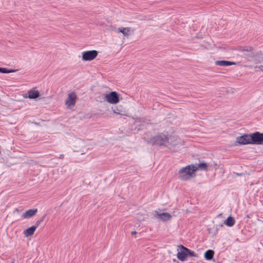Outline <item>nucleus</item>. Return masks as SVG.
<instances>
[{"label":"nucleus","mask_w":263,"mask_h":263,"mask_svg":"<svg viewBox=\"0 0 263 263\" xmlns=\"http://www.w3.org/2000/svg\"><path fill=\"white\" fill-rule=\"evenodd\" d=\"M194 168H196V172L197 170L206 171L208 169V165L205 163H201L197 165H194Z\"/></svg>","instance_id":"nucleus-14"},{"label":"nucleus","mask_w":263,"mask_h":263,"mask_svg":"<svg viewBox=\"0 0 263 263\" xmlns=\"http://www.w3.org/2000/svg\"><path fill=\"white\" fill-rule=\"evenodd\" d=\"M37 212V209H29L24 213L22 217L24 218H30L34 216Z\"/></svg>","instance_id":"nucleus-10"},{"label":"nucleus","mask_w":263,"mask_h":263,"mask_svg":"<svg viewBox=\"0 0 263 263\" xmlns=\"http://www.w3.org/2000/svg\"><path fill=\"white\" fill-rule=\"evenodd\" d=\"M196 168H194V164L188 165L181 168L178 172L179 179L186 181L195 178L196 176Z\"/></svg>","instance_id":"nucleus-1"},{"label":"nucleus","mask_w":263,"mask_h":263,"mask_svg":"<svg viewBox=\"0 0 263 263\" xmlns=\"http://www.w3.org/2000/svg\"><path fill=\"white\" fill-rule=\"evenodd\" d=\"M77 96L75 92H72L68 94V97L66 99L65 103L68 107L74 106L76 104Z\"/></svg>","instance_id":"nucleus-6"},{"label":"nucleus","mask_w":263,"mask_h":263,"mask_svg":"<svg viewBox=\"0 0 263 263\" xmlns=\"http://www.w3.org/2000/svg\"><path fill=\"white\" fill-rule=\"evenodd\" d=\"M64 155L63 154H61V155H60L59 158V159H63L64 158Z\"/></svg>","instance_id":"nucleus-21"},{"label":"nucleus","mask_w":263,"mask_h":263,"mask_svg":"<svg viewBox=\"0 0 263 263\" xmlns=\"http://www.w3.org/2000/svg\"><path fill=\"white\" fill-rule=\"evenodd\" d=\"M119 32L122 33L125 36L128 37L131 33L130 27H121L118 28Z\"/></svg>","instance_id":"nucleus-13"},{"label":"nucleus","mask_w":263,"mask_h":263,"mask_svg":"<svg viewBox=\"0 0 263 263\" xmlns=\"http://www.w3.org/2000/svg\"><path fill=\"white\" fill-rule=\"evenodd\" d=\"M215 64L218 66H229L231 65H236V63L234 62L231 61H225V60H220V61H216L215 62Z\"/></svg>","instance_id":"nucleus-11"},{"label":"nucleus","mask_w":263,"mask_h":263,"mask_svg":"<svg viewBox=\"0 0 263 263\" xmlns=\"http://www.w3.org/2000/svg\"><path fill=\"white\" fill-rule=\"evenodd\" d=\"M136 233H137L136 231H134V232H132V234H133V235H135V234H136Z\"/></svg>","instance_id":"nucleus-22"},{"label":"nucleus","mask_w":263,"mask_h":263,"mask_svg":"<svg viewBox=\"0 0 263 263\" xmlns=\"http://www.w3.org/2000/svg\"><path fill=\"white\" fill-rule=\"evenodd\" d=\"M39 96V92L37 90H30L28 91V97L30 99H36Z\"/></svg>","instance_id":"nucleus-15"},{"label":"nucleus","mask_w":263,"mask_h":263,"mask_svg":"<svg viewBox=\"0 0 263 263\" xmlns=\"http://www.w3.org/2000/svg\"><path fill=\"white\" fill-rule=\"evenodd\" d=\"M171 138V136H168L163 133H161L151 138L148 142L153 145L165 146L166 145V144L168 143L169 139H172Z\"/></svg>","instance_id":"nucleus-2"},{"label":"nucleus","mask_w":263,"mask_h":263,"mask_svg":"<svg viewBox=\"0 0 263 263\" xmlns=\"http://www.w3.org/2000/svg\"><path fill=\"white\" fill-rule=\"evenodd\" d=\"M188 256H190V257H192V256L196 257L197 255H196V254H195V253L194 251H191V250L188 249V251H187V257H188Z\"/></svg>","instance_id":"nucleus-19"},{"label":"nucleus","mask_w":263,"mask_h":263,"mask_svg":"<svg viewBox=\"0 0 263 263\" xmlns=\"http://www.w3.org/2000/svg\"><path fill=\"white\" fill-rule=\"evenodd\" d=\"M250 135H244L237 139V142L240 144H252Z\"/></svg>","instance_id":"nucleus-9"},{"label":"nucleus","mask_w":263,"mask_h":263,"mask_svg":"<svg viewBox=\"0 0 263 263\" xmlns=\"http://www.w3.org/2000/svg\"><path fill=\"white\" fill-rule=\"evenodd\" d=\"M247 218H249L250 217L249 216V215H247Z\"/></svg>","instance_id":"nucleus-23"},{"label":"nucleus","mask_w":263,"mask_h":263,"mask_svg":"<svg viewBox=\"0 0 263 263\" xmlns=\"http://www.w3.org/2000/svg\"><path fill=\"white\" fill-rule=\"evenodd\" d=\"M214 252L212 250H209L205 252L204 257L206 260H211L214 256Z\"/></svg>","instance_id":"nucleus-16"},{"label":"nucleus","mask_w":263,"mask_h":263,"mask_svg":"<svg viewBox=\"0 0 263 263\" xmlns=\"http://www.w3.org/2000/svg\"><path fill=\"white\" fill-rule=\"evenodd\" d=\"M154 216L155 218H158L163 221L170 220L172 218L171 215L166 212L159 213L158 211H155Z\"/></svg>","instance_id":"nucleus-8"},{"label":"nucleus","mask_w":263,"mask_h":263,"mask_svg":"<svg viewBox=\"0 0 263 263\" xmlns=\"http://www.w3.org/2000/svg\"><path fill=\"white\" fill-rule=\"evenodd\" d=\"M16 71H17V70L7 69V68H5L0 67V72L1 73H11V72H14Z\"/></svg>","instance_id":"nucleus-18"},{"label":"nucleus","mask_w":263,"mask_h":263,"mask_svg":"<svg viewBox=\"0 0 263 263\" xmlns=\"http://www.w3.org/2000/svg\"><path fill=\"white\" fill-rule=\"evenodd\" d=\"M178 250H179L177 253V258L181 261H184L187 257V251L188 249L184 247L182 245L178 246Z\"/></svg>","instance_id":"nucleus-7"},{"label":"nucleus","mask_w":263,"mask_h":263,"mask_svg":"<svg viewBox=\"0 0 263 263\" xmlns=\"http://www.w3.org/2000/svg\"><path fill=\"white\" fill-rule=\"evenodd\" d=\"M98 54V52L95 50L85 51L82 53V59L83 61H90L94 60Z\"/></svg>","instance_id":"nucleus-4"},{"label":"nucleus","mask_w":263,"mask_h":263,"mask_svg":"<svg viewBox=\"0 0 263 263\" xmlns=\"http://www.w3.org/2000/svg\"><path fill=\"white\" fill-rule=\"evenodd\" d=\"M250 139H252V144H263V133L255 132L251 134Z\"/></svg>","instance_id":"nucleus-5"},{"label":"nucleus","mask_w":263,"mask_h":263,"mask_svg":"<svg viewBox=\"0 0 263 263\" xmlns=\"http://www.w3.org/2000/svg\"><path fill=\"white\" fill-rule=\"evenodd\" d=\"M38 226H39V224H37L36 226H31V227L27 229L26 230H25L24 231V234L26 237H29V236L32 235L33 234V233H34V232Z\"/></svg>","instance_id":"nucleus-12"},{"label":"nucleus","mask_w":263,"mask_h":263,"mask_svg":"<svg viewBox=\"0 0 263 263\" xmlns=\"http://www.w3.org/2000/svg\"><path fill=\"white\" fill-rule=\"evenodd\" d=\"M105 100L111 104H116L120 101V95L116 91H111L104 96Z\"/></svg>","instance_id":"nucleus-3"},{"label":"nucleus","mask_w":263,"mask_h":263,"mask_svg":"<svg viewBox=\"0 0 263 263\" xmlns=\"http://www.w3.org/2000/svg\"><path fill=\"white\" fill-rule=\"evenodd\" d=\"M114 112H115V114H118V115H122V114H121V112H117V111L116 110H115Z\"/></svg>","instance_id":"nucleus-20"},{"label":"nucleus","mask_w":263,"mask_h":263,"mask_svg":"<svg viewBox=\"0 0 263 263\" xmlns=\"http://www.w3.org/2000/svg\"><path fill=\"white\" fill-rule=\"evenodd\" d=\"M225 223L229 227H232L235 223V219L233 217L229 216L226 220Z\"/></svg>","instance_id":"nucleus-17"}]
</instances>
